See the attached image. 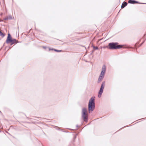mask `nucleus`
I'll use <instances>...</instances> for the list:
<instances>
[{"mask_svg": "<svg viewBox=\"0 0 146 146\" xmlns=\"http://www.w3.org/2000/svg\"><path fill=\"white\" fill-rule=\"evenodd\" d=\"M118 43L111 42L109 43L108 47L110 49H116L122 47L121 45H118Z\"/></svg>", "mask_w": 146, "mask_h": 146, "instance_id": "f257e3e1", "label": "nucleus"}, {"mask_svg": "<svg viewBox=\"0 0 146 146\" xmlns=\"http://www.w3.org/2000/svg\"><path fill=\"white\" fill-rule=\"evenodd\" d=\"M88 111L89 113L93 111L95 108L94 99L92 98L90 100L88 105Z\"/></svg>", "mask_w": 146, "mask_h": 146, "instance_id": "f03ea898", "label": "nucleus"}, {"mask_svg": "<svg viewBox=\"0 0 146 146\" xmlns=\"http://www.w3.org/2000/svg\"><path fill=\"white\" fill-rule=\"evenodd\" d=\"M82 117L84 120L85 121H87L88 114L87 112V110L85 108H83L82 110Z\"/></svg>", "mask_w": 146, "mask_h": 146, "instance_id": "7ed1b4c3", "label": "nucleus"}, {"mask_svg": "<svg viewBox=\"0 0 146 146\" xmlns=\"http://www.w3.org/2000/svg\"><path fill=\"white\" fill-rule=\"evenodd\" d=\"M105 86V82H104L102 83L100 91L98 93V96L99 98L101 97L102 94L103 93V90Z\"/></svg>", "mask_w": 146, "mask_h": 146, "instance_id": "20e7f679", "label": "nucleus"}, {"mask_svg": "<svg viewBox=\"0 0 146 146\" xmlns=\"http://www.w3.org/2000/svg\"><path fill=\"white\" fill-rule=\"evenodd\" d=\"M106 66L105 65H104L102 66V71L101 73L102 75H104L106 70Z\"/></svg>", "mask_w": 146, "mask_h": 146, "instance_id": "39448f33", "label": "nucleus"}, {"mask_svg": "<svg viewBox=\"0 0 146 146\" xmlns=\"http://www.w3.org/2000/svg\"><path fill=\"white\" fill-rule=\"evenodd\" d=\"M12 40V38L10 35L9 34H8V36L6 42L7 43H9L10 42V41L11 40Z\"/></svg>", "mask_w": 146, "mask_h": 146, "instance_id": "423d86ee", "label": "nucleus"}, {"mask_svg": "<svg viewBox=\"0 0 146 146\" xmlns=\"http://www.w3.org/2000/svg\"><path fill=\"white\" fill-rule=\"evenodd\" d=\"M104 75H102L101 74H100V75L99 76L98 80V83H100L102 81L104 77Z\"/></svg>", "mask_w": 146, "mask_h": 146, "instance_id": "0eeeda50", "label": "nucleus"}, {"mask_svg": "<svg viewBox=\"0 0 146 146\" xmlns=\"http://www.w3.org/2000/svg\"><path fill=\"white\" fill-rule=\"evenodd\" d=\"M128 3H129L134 4L137 3L138 2L137 1H134L131 0H129L128 1Z\"/></svg>", "mask_w": 146, "mask_h": 146, "instance_id": "6e6552de", "label": "nucleus"}, {"mask_svg": "<svg viewBox=\"0 0 146 146\" xmlns=\"http://www.w3.org/2000/svg\"><path fill=\"white\" fill-rule=\"evenodd\" d=\"M17 41L15 39H12L10 41V42L11 44H13L15 43H17Z\"/></svg>", "mask_w": 146, "mask_h": 146, "instance_id": "1a4fd4ad", "label": "nucleus"}, {"mask_svg": "<svg viewBox=\"0 0 146 146\" xmlns=\"http://www.w3.org/2000/svg\"><path fill=\"white\" fill-rule=\"evenodd\" d=\"M127 5V3L126 2H123L122 4L121 7L123 8H124Z\"/></svg>", "mask_w": 146, "mask_h": 146, "instance_id": "9d476101", "label": "nucleus"}, {"mask_svg": "<svg viewBox=\"0 0 146 146\" xmlns=\"http://www.w3.org/2000/svg\"><path fill=\"white\" fill-rule=\"evenodd\" d=\"M0 36L2 37H4L5 36L0 31Z\"/></svg>", "mask_w": 146, "mask_h": 146, "instance_id": "9b49d317", "label": "nucleus"}, {"mask_svg": "<svg viewBox=\"0 0 146 146\" xmlns=\"http://www.w3.org/2000/svg\"><path fill=\"white\" fill-rule=\"evenodd\" d=\"M51 50H53L54 51H56L57 52H61L62 51L61 50H57L55 49H52Z\"/></svg>", "mask_w": 146, "mask_h": 146, "instance_id": "f8f14e48", "label": "nucleus"}, {"mask_svg": "<svg viewBox=\"0 0 146 146\" xmlns=\"http://www.w3.org/2000/svg\"><path fill=\"white\" fill-rule=\"evenodd\" d=\"M95 49H97L98 48V47H96L95 48Z\"/></svg>", "mask_w": 146, "mask_h": 146, "instance_id": "ddd939ff", "label": "nucleus"}]
</instances>
